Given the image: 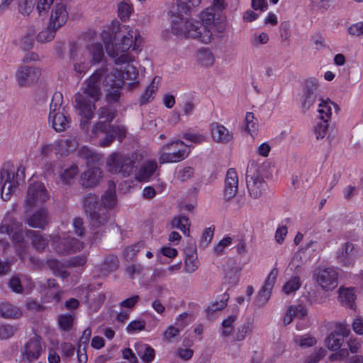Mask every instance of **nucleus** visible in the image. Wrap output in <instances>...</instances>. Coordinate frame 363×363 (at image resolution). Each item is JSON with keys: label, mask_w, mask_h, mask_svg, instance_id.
I'll list each match as a JSON object with an SVG mask.
<instances>
[{"label": "nucleus", "mask_w": 363, "mask_h": 363, "mask_svg": "<svg viewBox=\"0 0 363 363\" xmlns=\"http://www.w3.org/2000/svg\"><path fill=\"white\" fill-rule=\"evenodd\" d=\"M106 71L107 69L104 67L96 70L87 80L82 92L75 95L76 108L84 123H88L94 115L95 102L99 99L101 95L99 81Z\"/></svg>", "instance_id": "obj_1"}, {"label": "nucleus", "mask_w": 363, "mask_h": 363, "mask_svg": "<svg viewBox=\"0 0 363 363\" xmlns=\"http://www.w3.org/2000/svg\"><path fill=\"white\" fill-rule=\"evenodd\" d=\"M121 31L123 34L116 45L104 40L107 54L115 60L114 62L118 65L133 62V57L127 51L131 48L133 50H139L142 43V38L137 29L125 26Z\"/></svg>", "instance_id": "obj_2"}, {"label": "nucleus", "mask_w": 363, "mask_h": 363, "mask_svg": "<svg viewBox=\"0 0 363 363\" xmlns=\"http://www.w3.org/2000/svg\"><path fill=\"white\" fill-rule=\"evenodd\" d=\"M187 14L171 13L172 28L177 35H183L186 37L198 39L201 42L208 44L211 41V33L201 23L200 21L189 20Z\"/></svg>", "instance_id": "obj_3"}, {"label": "nucleus", "mask_w": 363, "mask_h": 363, "mask_svg": "<svg viewBox=\"0 0 363 363\" xmlns=\"http://www.w3.org/2000/svg\"><path fill=\"white\" fill-rule=\"evenodd\" d=\"M24 168L16 169L10 164L4 165L0 172V184L1 185V198L8 201L17 187L24 181Z\"/></svg>", "instance_id": "obj_4"}, {"label": "nucleus", "mask_w": 363, "mask_h": 363, "mask_svg": "<svg viewBox=\"0 0 363 363\" xmlns=\"http://www.w3.org/2000/svg\"><path fill=\"white\" fill-rule=\"evenodd\" d=\"M106 164L110 172L128 177L135 172L138 165L137 155L113 152L107 158Z\"/></svg>", "instance_id": "obj_5"}, {"label": "nucleus", "mask_w": 363, "mask_h": 363, "mask_svg": "<svg viewBox=\"0 0 363 363\" xmlns=\"http://www.w3.org/2000/svg\"><path fill=\"white\" fill-rule=\"evenodd\" d=\"M246 183L251 197L258 199L266 190L267 184L260 174L259 166L255 161H250L246 170Z\"/></svg>", "instance_id": "obj_6"}, {"label": "nucleus", "mask_w": 363, "mask_h": 363, "mask_svg": "<svg viewBox=\"0 0 363 363\" xmlns=\"http://www.w3.org/2000/svg\"><path fill=\"white\" fill-rule=\"evenodd\" d=\"M121 74V70L113 69L104 77V84L108 87L106 96L108 103L118 102L121 98V89L124 84Z\"/></svg>", "instance_id": "obj_7"}, {"label": "nucleus", "mask_w": 363, "mask_h": 363, "mask_svg": "<svg viewBox=\"0 0 363 363\" xmlns=\"http://www.w3.org/2000/svg\"><path fill=\"white\" fill-rule=\"evenodd\" d=\"M184 143L182 140H175L164 145L159 158L160 163L178 162L184 160L189 155L186 149L179 148L184 146Z\"/></svg>", "instance_id": "obj_8"}, {"label": "nucleus", "mask_w": 363, "mask_h": 363, "mask_svg": "<svg viewBox=\"0 0 363 363\" xmlns=\"http://www.w3.org/2000/svg\"><path fill=\"white\" fill-rule=\"evenodd\" d=\"M49 198L48 193L41 182H34L28 186L25 206L27 209L44 203Z\"/></svg>", "instance_id": "obj_9"}, {"label": "nucleus", "mask_w": 363, "mask_h": 363, "mask_svg": "<svg viewBox=\"0 0 363 363\" xmlns=\"http://www.w3.org/2000/svg\"><path fill=\"white\" fill-rule=\"evenodd\" d=\"M52 245L57 254L62 255L74 253L84 248L82 242L69 236L62 238L55 237L52 239Z\"/></svg>", "instance_id": "obj_10"}, {"label": "nucleus", "mask_w": 363, "mask_h": 363, "mask_svg": "<svg viewBox=\"0 0 363 363\" xmlns=\"http://www.w3.org/2000/svg\"><path fill=\"white\" fill-rule=\"evenodd\" d=\"M358 249L350 241L342 243L335 254L337 262L342 267H352L356 262Z\"/></svg>", "instance_id": "obj_11"}, {"label": "nucleus", "mask_w": 363, "mask_h": 363, "mask_svg": "<svg viewBox=\"0 0 363 363\" xmlns=\"http://www.w3.org/2000/svg\"><path fill=\"white\" fill-rule=\"evenodd\" d=\"M314 277L318 284L325 291L333 290L338 284V274L332 267L318 269Z\"/></svg>", "instance_id": "obj_12"}, {"label": "nucleus", "mask_w": 363, "mask_h": 363, "mask_svg": "<svg viewBox=\"0 0 363 363\" xmlns=\"http://www.w3.org/2000/svg\"><path fill=\"white\" fill-rule=\"evenodd\" d=\"M321 98L318 82L313 79L306 80L301 99L303 111H308Z\"/></svg>", "instance_id": "obj_13"}, {"label": "nucleus", "mask_w": 363, "mask_h": 363, "mask_svg": "<svg viewBox=\"0 0 363 363\" xmlns=\"http://www.w3.org/2000/svg\"><path fill=\"white\" fill-rule=\"evenodd\" d=\"M40 75L37 67L21 65L18 67L15 78L20 87H28L36 82Z\"/></svg>", "instance_id": "obj_14"}, {"label": "nucleus", "mask_w": 363, "mask_h": 363, "mask_svg": "<svg viewBox=\"0 0 363 363\" xmlns=\"http://www.w3.org/2000/svg\"><path fill=\"white\" fill-rule=\"evenodd\" d=\"M43 350L41 337L35 335L25 344L22 350L23 359L30 362H33L39 358Z\"/></svg>", "instance_id": "obj_15"}, {"label": "nucleus", "mask_w": 363, "mask_h": 363, "mask_svg": "<svg viewBox=\"0 0 363 363\" xmlns=\"http://www.w3.org/2000/svg\"><path fill=\"white\" fill-rule=\"evenodd\" d=\"M69 60L73 62V69L78 74H84L90 67L89 62L79 53V46L76 43H70Z\"/></svg>", "instance_id": "obj_16"}, {"label": "nucleus", "mask_w": 363, "mask_h": 363, "mask_svg": "<svg viewBox=\"0 0 363 363\" xmlns=\"http://www.w3.org/2000/svg\"><path fill=\"white\" fill-rule=\"evenodd\" d=\"M210 130L215 143L228 144L234 140L233 133L218 122H213L210 125Z\"/></svg>", "instance_id": "obj_17"}, {"label": "nucleus", "mask_w": 363, "mask_h": 363, "mask_svg": "<svg viewBox=\"0 0 363 363\" xmlns=\"http://www.w3.org/2000/svg\"><path fill=\"white\" fill-rule=\"evenodd\" d=\"M68 12L64 4H56L52 9L48 23L57 29L62 27L67 22Z\"/></svg>", "instance_id": "obj_18"}, {"label": "nucleus", "mask_w": 363, "mask_h": 363, "mask_svg": "<svg viewBox=\"0 0 363 363\" xmlns=\"http://www.w3.org/2000/svg\"><path fill=\"white\" fill-rule=\"evenodd\" d=\"M0 231L7 233L15 244L21 245L24 241L22 224L18 222L12 221L8 224L6 220H4L0 225Z\"/></svg>", "instance_id": "obj_19"}, {"label": "nucleus", "mask_w": 363, "mask_h": 363, "mask_svg": "<svg viewBox=\"0 0 363 363\" xmlns=\"http://www.w3.org/2000/svg\"><path fill=\"white\" fill-rule=\"evenodd\" d=\"M238 189V177L235 169H229L226 173L224 189L225 200L230 201L236 195Z\"/></svg>", "instance_id": "obj_20"}, {"label": "nucleus", "mask_w": 363, "mask_h": 363, "mask_svg": "<svg viewBox=\"0 0 363 363\" xmlns=\"http://www.w3.org/2000/svg\"><path fill=\"white\" fill-rule=\"evenodd\" d=\"M49 121L54 130L58 133L66 130L69 128L71 123L70 117L65 111V108L62 109V111L49 115Z\"/></svg>", "instance_id": "obj_21"}, {"label": "nucleus", "mask_w": 363, "mask_h": 363, "mask_svg": "<svg viewBox=\"0 0 363 363\" xmlns=\"http://www.w3.org/2000/svg\"><path fill=\"white\" fill-rule=\"evenodd\" d=\"M101 177V170L99 168L93 167L81 174L79 183L84 188H92L99 183Z\"/></svg>", "instance_id": "obj_22"}, {"label": "nucleus", "mask_w": 363, "mask_h": 363, "mask_svg": "<svg viewBox=\"0 0 363 363\" xmlns=\"http://www.w3.org/2000/svg\"><path fill=\"white\" fill-rule=\"evenodd\" d=\"M108 128H110V125L106 122H97L92 128V134L96 137L98 136L99 133H106L105 137L99 141V145L101 147L109 146L114 140V135L109 131Z\"/></svg>", "instance_id": "obj_23"}, {"label": "nucleus", "mask_w": 363, "mask_h": 363, "mask_svg": "<svg viewBox=\"0 0 363 363\" xmlns=\"http://www.w3.org/2000/svg\"><path fill=\"white\" fill-rule=\"evenodd\" d=\"M49 222L48 211L40 208L26 219V223L32 228L43 229Z\"/></svg>", "instance_id": "obj_24"}, {"label": "nucleus", "mask_w": 363, "mask_h": 363, "mask_svg": "<svg viewBox=\"0 0 363 363\" xmlns=\"http://www.w3.org/2000/svg\"><path fill=\"white\" fill-rule=\"evenodd\" d=\"M92 228L96 229L104 227L109 220V212L106 208L100 206L98 210L88 214Z\"/></svg>", "instance_id": "obj_25"}, {"label": "nucleus", "mask_w": 363, "mask_h": 363, "mask_svg": "<svg viewBox=\"0 0 363 363\" xmlns=\"http://www.w3.org/2000/svg\"><path fill=\"white\" fill-rule=\"evenodd\" d=\"M79 144V140L76 137L57 140L55 142L57 154L61 156L67 155L70 152H74Z\"/></svg>", "instance_id": "obj_26"}, {"label": "nucleus", "mask_w": 363, "mask_h": 363, "mask_svg": "<svg viewBox=\"0 0 363 363\" xmlns=\"http://www.w3.org/2000/svg\"><path fill=\"white\" fill-rule=\"evenodd\" d=\"M157 169V164L155 161H147L135 174V179L139 182H147L155 174Z\"/></svg>", "instance_id": "obj_27"}, {"label": "nucleus", "mask_w": 363, "mask_h": 363, "mask_svg": "<svg viewBox=\"0 0 363 363\" xmlns=\"http://www.w3.org/2000/svg\"><path fill=\"white\" fill-rule=\"evenodd\" d=\"M160 82V77H155L152 82L146 87L139 98L140 106L145 105L154 99V95L158 89V84Z\"/></svg>", "instance_id": "obj_28"}, {"label": "nucleus", "mask_w": 363, "mask_h": 363, "mask_svg": "<svg viewBox=\"0 0 363 363\" xmlns=\"http://www.w3.org/2000/svg\"><path fill=\"white\" fill-rule=\"evenodd\" d=\"M135 348L138 355L144 363H151L155 359V350L150 345L138 342L135 344Z\"/></svg>", "instance_id": "obj_29"}, {"label": "nucleus", "mask_w": 363, "mask_h": 363, "mask_svg": "<svg viewBox=\"0 0 363 363\" xmlns=\"http://www.w3.org/2000/svg\"><path fill=\"white\" fill-rule=\"evenodd\" d=\"M201 0H177V2L172 6L171 13H181L184 12L188 14L191 8L198 6Z\"/></svg>", "instance_id": "obj_30"}, {"label": "nucleus", "mask_w": 363, "mask_h": 363, "mask_svg": "<svg viewBox=\"0 0 363 363\" xmlns=\"http://www.w3.org/2000/svg\"><path fill=\"white\" fill-rule=\"evenodd\" d=\"M318 104V113L320 114V118L322 121H328L330 118V116L332 113V107H334L336 112L339 110L337 106L331 101L330 99H327L326 100H323V99H319Z\"/></svg>", "instance_id": "obj_31"}, {"label": "nucleus", "mask_w": 363, "mask_h": 363, "mask_svg": "<svg viewBox=\"0 0 363 363\" xmlns=\"http://www.w3.org/2000/svg\"><path fill=\"white\" fill-rule=\"evenodd\" d=\"M26 233L27 237L30 238L32 245L37 250L42 251L48 246V240L38 232L27 230Z\"/></svg>", "instance_id": "obj_32"}, {"label": "nucleus", "mask_w": 363, "mask_h": 363, "mask_svg": "<svg viewBox=\"0 0 363 363\" xmlns=\"http://www.w3.org/2000/svg\"><path fill=\"white\" fill-rule=\"evenodd\" d=\"M102 208H113L116 203V197L115 194V184L109 182L108 188L105 194L101 196Z\"/></svg>", "instance_id": "obj_33"}, {"label": "nucleus", "mask_w": 363, "mask_h": 363, "mask_svg": "<svg viewBox=\"0 0 363 363\" xmlns=\"http://www.w3.org/2000/svg\"><path fill=\"white\" fill-rule=\"evenodd\" d=\"M312 248L313 251L318 249V243L317 241L311 240L304 247L298 250L293 257L291 265L294 267L295 270H298L302 262V254H305L308 250Z\"/></svg>", "instance_id": "obj_34"}, {"label": "nucleus", "mask_w": 363, "mask_h": 363, "mask_svg": "<svg viewBox=\"0 0 363 363\" xmlns=\"http://www.w3.org/2000/svg\"><path fill=\"white\" fill-rule=\"evenodd\" d=\"M0 313L4 318H18L22 315L21 311L9 303L0 304Z\"/></svg>", "instance_id": "obj_35"}, {"label": "nucleus", "mask_w": 363, "mask_h": 363, "mask_svg": "<svg viewBox=\"0 0 363 363\" xmlns=\"http://www.w3.org/2000/svg\"><path fill=\"white\" fill-rule=\"evenodd\" d=\"M83 205L87 215L96 211L100 206H102L99 204L97 196L93 194H89L84 197Z\"/></svg>", "instance_id": "obj_36"}, {"label": "nucleus", "mask_w": 363, "mask_h": 363, "mask_svg": "<svg viewBox=\"0 0 363 363\" xmlns=\"http://www.w3.org/2000/svg\"><path fill=\"white\" fill-rule=\"evenodd\" d=\"M339 300L345 306L352 308L355 300L354 289L350 288L340 289Z\"/></svg>", "instance_id": "obj_37"}, {"label": "nucleus", "mask_w": 363, "mask_h": 363, "mask_svg": "<svg viewBox=\"0 0 363 363\" xmlns=\"http://www.w3.org/2000/svg\"><path fill=\"white\" fill-rule=\"evenodd\" d=\"M78 155L81 158L85 160L88 166L94 164L101 159V156L93 152L86 147H82L79 150Z\"/></svg>", "instance_id": "obj_38"}, {"label": "nucleus", "mask_w": 363, "mask_h": 363, "mask_svg": "<svg viewBox=\"0 0 363 363\" xmlns=\"http://www.w3.org/2000/svg\"><path fill=\"white\" fill-rule=\"evenodd\" d=\"M189 219L184 216L174 217L171 222L172 228L179 229L186 235H189Z\"/></svg>", "instance_id": "obj_39"}, {"label": "nucleus", "mask_w": 363, "mask_h": 363, "mask_svg": "<svg viewBox=\"0 0 363 363\" xmlns=\"http://www.w3.org/2000/svg\"><path fill=\"white\" fill-rule=\"evenodd\" d=\"M344 342L342 337L338 336L337 333H330V335L325 338L326 347L332 351H337L340 350Z\"/></svg>", "instance_id": "obj_40"}, {"label": "nucleus", "mask_w": 363, "mask_h": 363, "mask_svg": "<svg viewBox=\"0 0 363 363\" xmlns=\"http://www.w3.org/2000/svg\"><path fill=\"white\" fill-rule=\"evenodd\" d=\"M57 30L48 23L47 27L37 35L36 39L41 43L50 42L54 39Z\"/></svg>", "instance_id": "obj_41"}, {"label": "nucleus", "mask_w": 363, "mask_h": 363, "mask_svg": "<svg viewBox=\"0 0 363 363\" xmlns=\"http://www.w3.org/2000/svg\"><path fill=\"white\" fill-rule=\"evenodd\" d=\"M196 60L201 66L209 67L213 64L214 57L209 50L201 49L196 55Z\"/></svg>", "instance_id": "obj_42"}, {"label": "nucleus", "mask_w": 363, "mask_h": 363, "mask_svg": "<svg viewBox=\"0 0 363 363\" xmlns=\"http://www.w3.org/2000/svg\"><path fill=\"white\" fill-rule=\"evenodd\" d=\"M117 111L108 106L100 107L97 111L99 118L104 119L103 122H106L108 125L116 116Z\"/></svg>", "instance_id": "obj_43"}, {"label": "nucleus", "mask_w": 363, "mask_h": 363, "mask_svg": "<svg viewBox=\"0 0 363 363\" xmlns=\"http://www.w3.org/2000/svg\"><path fill=\"white\" fill-rule=\"evenodd\" d=\"M89 54L91 57V62L93 64L101 62L104 56L102 45L101 43L92 44L89 48Z\"/></svg>", "instance_id": "obj_44"}, {"label": "nucleus", "mask_w": 363, "mask_h": 363, "mask_svg": "<svg viewBox=\"0 0 363 363\" xmlns=\"http://www.w3.org/2000/svg\"><path fill=\"white\" fill-rule=\"evenodd\" d=\"M253 325L250 322H247L240 325L237 330L234 336L235 341H242L246 336L250 335L252 333Z\"/></svg>", "instance_id": "obj_45"}, {"label": "nucleus", "mask_w": 363, "mask_h": 363, "mask_svg": "<svg viewBox=\"0 0 363 363\" xmlns=\"http://www.w3.org/2000/svg\"><path fill=\"white\" fill-rule=\"evenodd\" d=\"M236 318V315H232L223 320L220 329L221 335L223 337H227L232 335Z\"/></svg>", "instance_id": "obj_46"}, {"label": "nucleus", "mask_w": 363, "mask_h": 363, "mask_svg": "<svg viewBox=\"0 0 363 363\" xmlns=\"http://www.w3.org/2000/svg\"><path fill=\"white\" fill-rule=\"evenodd\" d=\"M301 286V279L298 276L291 277V279L283 286L282 291L287 295L294 293Z\"/></svg>", "instance_id": "obj_47"}, {"label": "nucleus", "mask_w": 363, "mask_h": 363, "mask_svg": "<svg viewBox=\"0 0 363 363\" xmlns=\"http://www.w3.org/2000/svg\"><path fill=\"white\" fill-rule=\"evenodd\" d=\"M201 20L203 26L210 30L212 39L214 29V14L211 11H204L201 13Z\"/></svg>", "instance_id": "obj_48"}, {"label": "nucleus", "mask_w": 363, "mask_h": 363, "mask_svg": "<svg viewBox=\"0 0 363 363\" xmlns=\"http://www.w3.org/2000/svg\"><path fill=\"white\" fill-rule=\"evenodd\" d=\"M35 0H17L18 11L23 16H29L34 8Z\"/></svg>", "instance_id": "obj_49"}, {"label": "nucleus", "mask_w": 363, "mask_h": 363, "mask_svg": "<svg viewBox=\"0 0 363 363\" xmlns=\"http://www.w3.org/2000/svg\"><path fill=\"white\" fill-rule=\"evenodd\" d=\"M184 264L185 272L189 274L194 272L199 268L197 256L194 254L186 255Z\"/></svg>", "instance_id": "obj_50"}, {"label": "nucleus", "mask_w": 363, "mask_h": 363, "mask_svg": "<svg viewBox=\"0 0 363 363\" xmlns=\"http://www.w3.org/2000/svg\"><path fill=\"white\" fill-rule=\"evenodd\" d=\"M62 94L60 92H55L52 96L50 105L49 115H52V113H56L57 111H62V109L63 108L62 107Z\"/></svg>", "instance_id": "obj_51"}, {"label": "nucleus", "mask_w": 363, "mask_h": 363, "mask_svg": "<svg viewBox=\"0 0 363 363\" xmlns=\"http://www.w3.org/2000/svg\"><path fill=\"white\" fill-rule=\"evenodd\" d=\"M74 322V315L69 313L60 315L58 317V323L61 329L65 331L69 330Z\"/></svg>", "instance_id": "obj_52"}, {"label": "nucleus", "mask_w": 363, "mask_h": 363, "mask_svg": "<svg viewBox=\"0 0 363 363\" xmlns=\"http://www.w3.org/2000/svg\"><path fill=\"white\" fill-rule=\"evenodd\" d=\"M15 325L0 323V339L6 340L11 337L17 331Z\"/></svg>", "instance_id": "obj_53"}, {"label": "nucleus", "mask_w": 363, "mask_h": 363, "mask_svg": "<svg viewBox=\"0 0 363 363\" xmlns=\"http://www.w3.org/2000/svg\"><path fill=\"white\" fill-rule=\"evenodd\" d=\"M183 138L194 144H200L206 140L204 134L200 133L187 132L183 134Z\"/></svg>", "instance_id": "obj_54"}, {"label": "nucleus", "mask_w": 363, "mask_h": 363, "mask_svg": "<svg viewBox=\"0 0 363 363\" xmlns=\"http://www.w3.org/2000/svg\"><path fill=\"white\" fill-rule=\"evenodd\" d=\"M182 330V325H180L179 328L175 325H170L164 331L163 340L169 342L172 339L177 337Z\"/></svg>", "instance_id": "obj_55"}, {"label": "nucleus", "mask_w": 363, "mask_h": 363, "mask_svg": "<svg viewBox=\"0 0 363 363\" xmlns=\"http://www.w3.org/2000/svg\"><path fill=\"white\" fill-rule=\"evenodd\" d=\"M328 128V121H322L318 123L314 128V134L315 135V138L318 140L323 139L327 133Z\"/></svg>", "instance_id": "obj_56"}, {"label": "nucleus", "mask_w": 363, "mask_h": 363, "mask_svg": "<svg viewBox=\"0 0 363 363\" xmlns=\"http://www.w3.org/2000/svg\"><path fill=\"white\" fill-rule=\"evenodd\" d=\"M128 63L127 64V66L125 67V72H121L122 77L124 79L131 80V81H135L138 75V72L137 71V69L135 67L131 65Z\"/></svg>", "instance_id": "obj_57"}, {"label": "nucleus", "mask_w": 363, "mask_h": 363, "mask_svg": "<svg viewBox=\"0 0 363 363\" xmlns=\"http://www.w3.org/2000/svg\"><path fill=\"white\" fill-rule=\"evenodd\" d=\"M132 11L131 6L125 2H121L118 4V16L122 21L128 19Z\"/></svg>", "instance_id": "obj_58"}, {"label": "nucleus", "mask_w": 363, "mask_h": 363, "mask_svg": "<svg viewBox=\"0 0 363 363\" xmlns=\"http://www.w3.org/2000/svg\"><path fill=\"white\" fill-rule=\"evenodd\" d=\"M233 239L226 236L223 238L218 244L213 247L214 253L217 255H221L225 247H228L232 243Z\"/></svg>", "instance_id": "obj_59"}, {"label": "nucleus", "mask_w": 363, "mask_h": 363, "mask_svg": "<svg viewBox=\"0 0 363 363\" xmlns=\"http://www.w3.org/2000/svg\"><path fill=\"white\" fill-rule=\"evenodd\" d=\"M77 173L78 167L76 165H73L65 169V171L60 174V179L63 182L67 184L69 180L76 176Z\"/></svg>", "instance_id": "obj_60"}, {"label": "nucleus", "mask_w": 363, "mask_h": 363, "mask_svg": "<svg viewBox=\"0 0 363 363\" xmlns=\"http://www.w3.org/2000/svg\"><path fill=\"white\" fill-rule=\"evenodd\" d=\"M54 150L57 152L55 142L54 143H43L39 147L40 155L42 157H49Z\"/></svg>", "instance_id": "obj_61"}, {"label": "nucleus", "mask_w": 363, "mask_h": 363, "mask_svg": "<svg viewBox=\"0 0 363 363\" xmlns=\"http://www.w3.org/2000/svg\"><path fill=\"white\" fill-rule=\"evenodd\" d=\"M308 294V301L311 305L322 304L325 301V296H324L320 291H314L313 292H310Z\"/></svg>", "instance_id": "obj_62"}, {"label": "nucleus", "mask_w": 363, "mask_h": 363, "mask_svg": "<svg viewBox=\"0 0 363 363\" xmlns=\"http://www.w3.org/2000/svg\"><path fill=\"white\" fill-rule=\"evenodd\" d=\"M145 321L143 320L131 321L127 326L126 330L129 333L145 330Z\"/></svg>", "instance_id": "obj_63"}, {"label": "nucleus", "mask_w": 363, "mask_h": 363, "mask_svg": "<svg viewBox=\"0 0 363 363\" xmlns=\"http://www.w3.org/2000/svg\"><path fill=\"white\" fill-rule=\"evenodd\" d=\"M348 33L354 37L363 36V22L352 24L347 29Z\"/></svg>", "instance_id": "obj_64"}]
</instances>
